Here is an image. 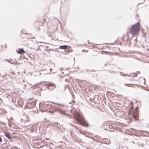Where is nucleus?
Wrapping results in <instances>:
<instances>
[{
  "label": "nucleus",
  "instance_id": "1",
  "mask_svg": "<svg viewBox=\"0 0 149 149\" xmlns=\"http://www.w3.org/2000/svg\"><path fill=\"white\" fill-rule=\"evenodd\" d=\"M74 117L77 121V123L85 126H88V124L85 121L84 117L81 116L78 113H74Z\"/></svg>",
  "mask_w": 149,
  "mask_h": 149
},
{
  "label": "nucleus",
  "instance_id": "2",
  "mask_svg": "<svg viewBox=\"0 0 149 149\" xmlns=\"http://www.w3.org/2000/svg\"><path fill=\"white\" fill-rule=\"evenodd\" d=\"M40 109L42 111H47L48 109L47 108L49 109V111L51 113L53 112L54 110V108L50 104H44L40 105Z\"/></svg>",
  "mask_w": 149,
  "mask_h": 149
},
{
  "label": "nucleus",
  "instance_id": "3",
  "mask_svg": "<svg viewBox=\"0 0 149 149\" xmlns=\"http://www.w3.org/2000/svg\"><path fill=\"white\" fill-rule=\"evenodd\" d=\"M140 29V25L139 24H136L133 25L131 28V33L133 35V37L136 34Z\"/></svg>",
  "mask_w": 149,
  "mask_h": 149
},
{
  "label": "nucleus",
  "instance_id": "4",
  "mask_svg": "<svg viewBox=\"0 0 149 149\" xmlns=\"http://www.w3.org/2000/svg\"><path fill=\"white\" fill-rule=\"evenodd\" d=\"M138 107H136L134 109L132 113V116L136 120H137L138 119Z\"/></svg>",
  "mask_w": 149,
  "mask_h": 149
},
{
  "label": "nucleus",
  "instance_id": "5",
  "mask_svg": "<svg viewBox=\"0 0 149 149\" xmlns=\"http://www.w3.org/2000/svg\"><path fill=\"white\" fill-rule=\"evenodd\" d=\"M36 102L34 100H33V99L30 100L28 102V106H29L30 104H31L32 105L33 107L36 104Z\"/></svg>",
  "mask_w": 149,
  "mask_h": 149
},
{
  "label": "nucleus",
  "instance_id": "6",
  "mask_svg": "<svg viewBox=\"0 0 149 149\" xmlns=\"http://www.w3.org/2000/svg\"><path fill=\"white\" fill-rule=\"evenodd\" d=\"M16 52L17 53L19 54H24L26 53L25 52L22 48L19 49L18 50H16Z\"/></svg>",
  "mask_w": 149,
  "mask_h": 149
},
{
  "label": "nucleus",
  "instance_id": "7",
  "mask_svg": "<svg viewBox=\"0 0 149 149\" xmlns=\"http://www.w3.org/2000/svg\"><path fill=\"white\" fill-rule=\"evenodd\" d=\"M68 46L66 45H61L59 47V48L61 49H66L68 48Z\"/></svg>",
  "mask_w": 149,
  "mask_h": 149
},
{
  "label": "nucleus",
  "instance_id": "8",
  "mask_svg": "<svg viewBox=\"0 0 149 149\" xmlns=\"http://www.w3.org/2000/svg\"><path fill=\"white\" fill-rule=\"evenodd\" d=\"M68 50L67 51V53H69L70 52H72L73 51V50L72 49L71 47L70 46H68Z\"/></svg>",
  "mask_w": 149,
  "mask_h": 149
},
{
  "label": "nucleus",
  "instance_id": "9",
  "mask_svg": "<svg viewBox=\"0 0 149 149\" xmlns=\"http://www.w3.org/2000/svg\"><path fill=\"white\" fill-rule=\"evenodd\" d=\"M5 134V136L9 139H10L11 137V136L9 134L6 133Z\"/></svg>",
  "mask_w": 149,
  "mask_h": 149
},
{
  "label": "nucleus",
  "instance_id": "10",
  "mask_svg": "<svg viewBox=\"0 0 149 149\" xmlns=\"http://www.w3.org/2000/svg\"><path fill=\"white\" fill-rule=\"evenodd\" d=\"M48 86L52 87H54L55 86V84H50L48 85Z\"/></svg>",
  "mask_w": 149,
  "mask_h": 149
},
{
  "label": "nucleus",
  "instance_id": "11",
  "mask_svg": "<svg viewBox=\"0 0 149 149\" xmlns=\"http://www.w3.org/2000/svg\"><path fill=\"white\" fill-rule=\"evenodd\" d=\"M10 149H20L18 148L17 147H13L12 148H10Z\"/></svg>",
  "mask_w": 149,
  "mask_h": 149
},
{
  "label": "nucleus",
  "instance_id": "12",
  "mask_svg": "<svg viewBox=\"0 0 149 149\" xmlns=\"http://www.w3.org/2000/svg\"><path fill=\"white\" fill-rule=\"evenodd\" d=\"M104 53H105L106 54H110V52H106V51H105L104 52Z\"/></svg>",
  "mask_w": 149,
  "mask_h": 149
},
{
  "label": "nucleus",
  "instance_id": "13",
  "mask_svg": "<svg viewBox=\"0 0 149 149\" xmlns=\"http://www.w3.org/2000/svg\"><path fill=\"white\" fill-rule=\"evenodd\" d=\"M56 104V105H60V104Z\"/></svg>",
  "mask_w": 149,
  "mask_h": 149
},
{
  "label": "nucleus",
  "instance_id": "14",
  "mask_svg": "<svg viewBox=\"0 0 149 149\" xmlns=\"http://www.w3.org/2000/svg\"><path fill=\"white\" fill-rule=\"evenodd\" d=\"M4 113H6V111H5Z\"/></svg>",
  "mask_w": 149,
  "mask_h": 149
},
{
  "label": "nucleus",
  "instance_id": "15",
  "mask_svg": "<svg viewBox=\"0 0 149 149\" xmlns=\"http://www.w3.org/2000/svg\"><path fill=\"white\" fill-rule=\"evenodd\" d=\"M2 141V139H1V141H0L1 142Z\"/></svg>",
  "mask_w": 149,
  "mask_h": 149
}]
</instances>
